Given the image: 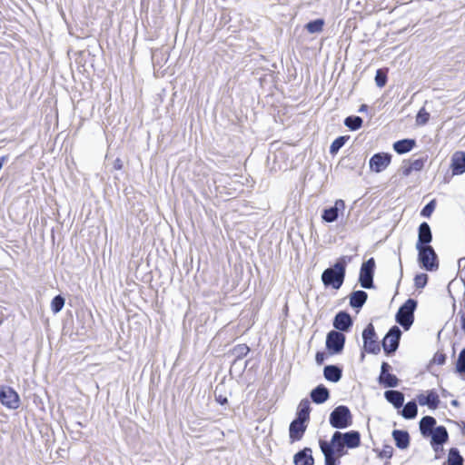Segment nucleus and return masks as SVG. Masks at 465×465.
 <instances>
[{
	"mask_svg": "<svg viewBox=\"0 0 465 465\" xmlns=\"http://www.w3.org/2000/svg\"><path fill=\"white\" fill-rule=\"evenodd\" d=\"M307 425L306 421L295 419L290 425L289 434L292 441L300 440L305 430Z\"/></svg>",
	"mask_w": 465,
	"mask_h": 465,
	"instance_id": "obj_14",
	"label": "nucleus"
},
{
	"mask_svg": "<svg viewBox=\"0 0 465 465\" xmlns=\"http://www.w3.org/2000/svg\"><path fill=\"white\" fill-rule=\"evenodd\" d=\"M432 240V234L430 225L427 223H422L419 227L418 242L416 247L429 246L428 244Z\"/></svg>",
	"mask_w": 465,
	"mask_h": 465,
	"instance_id": "obj_15",
	"label": "nucleus"
},
{
	"mask_svg": "<svg viewBox=\"0 0 465 465\" xmlns=\"http://www.w3.org/2000/svg\"><path fill=\"white\" fill-rule=\"evenodd\" d=\"M425 160L422 158L415 159L411 163L410 166L404 171L405 175H409L412 171H420L424 166Z\"/></svg>",
	"mask_w": 465,
	"mask_h": 465,
	"instance_id": "obj_34",
	"label": "nucleus"
},
{
	"mask_svg": "<svg viewBox=\"0 0 465 465\" xmlns=\"http://www.w3.org/2000/svg\"><path fill=\"white\" fill-rule=\"evenodd\" d=\"M351 324V318L350 314L345 312H340L337 313L333 321V326L341 331H347Z\"/></svg>",
	"mask_w": 465,
	"mask_h": 465,
	"instance_id": "obj_16",
	"label": "nucleus"
},
{
	"mask_svg": "<svg viewBox=\"0 0 465 465\" xmlns=\"http://www.w3.org/2000/svg\"><path fill=\"white\" fill-rule=\"evenodd\" d=\"M362 122L363 121L360 116H348L344 121V124L349 129L356 131L361 127Z\"/></svg>",
	"mask_w": 465,
	"mask_h": 465,
	"instance_id": "obj_32",
	"label": "nucleus"
},
{
	"mask_svg": "<svg viewBox=\"0 0 465 465\" xmlns=\"http://www.w3.org/2000/svg\"><path fill=\"white\" fill-rule=\"evenodd\" d=\"M315 359L318 364H322L325 359V354L322 352H317Z\"/></svg>",
	"mask_w": 465,
	"mask_h": 465,
	"instance_id": "obj_46",
	"label": "nucleus"
},
{
	"mask_svg": "<svg viewBox=\"0 0 465 465\" xmlns=\"http://www.w3.org/2000/svg\"><path fill=\"white\" fill-rule=\"evenodd\" d=\"M293 461L295 465H313L314 460L312 455V450L305 448L294 455Z\"/></svg>",
	"mask_w": 465,
	"mask_h": 465,
	"instance_id": "obj_19",
	"label": "nucleus"
},
{
	"mask_svg": "<svg viewBox=\"0 0 465 465\" xmlns=\"http://www.w3.org/2000/svg\"><path fill=\"white\" fill-rule=\"evenodd\" d=\"M323 374L326 380L337 382L341 377V371L334 365H328L324 368Z\"/></svg>",
	"mask_w": 465,
	"mask_h": 465,
	"instance_id": "obj_27",
	"label": "nucleus"
},
{
	"mask_svg": "<svg viewBox=\"0 0 465 465\" xmlns=\"http://www.w3.org/2000/svg\"><path fill=\"white\" fill-rule=\"evenodd\" d=\"M374 269L375 261L373 258H370L368 261L361 264L359 282L362 288L371 289L373 287Z\"/></svg>",
	"mask_w": 465,
	"mask_h": 465,
	"instance_id": "obj_6",
	"label": "nucleus"
},
{
	"mask_svg": "<svg viewBox=\"0 0 465 465\" xmlns=\"http://www.w3.org/2000/svg\"><path fill=\"white\" fill-rule=\"evenodd\" d=\"M320 447H321V450L325 457V464L326 465H335V460L333 458V453H336V452H335L334 448L331 444H329V442L324 441V440L320 441Z\"/></svg>",
	"mask_w": 465,
	"mask_h": 465,
	"instance_id": "obj_23",
	"label": "nucleus"
},
{
	"mask_svg": "<svg viewBox=\"0 0 465 465\" xmlns=\"http://www.w3.org/2000/svg\"><path fill=\"white\" fill-rule=\"evenodd\" d=\"M115 166L118 167V168H121V165H119V163H116Z\"/></svg>",
	"mask_w": 465,
	"mask_h": 465,
	"instance_id": "obj_51",
	"label": "nucleus"
},
{
	"mask_svg": "<svg viewBox=\"0 0 465 465\" xmlns=\"http://www.w3.org/2000/svg\"><path fill=\"white\" fill-rule=\"evenodd\" d=\"M417 404L415 401H409L402 409L401 415L405 419H414L417 416Z\"/></svg>",
	"mask_w": 465,
	"mask_h": 465,
	"instance_id": "obj_31",
	"label": "nucleus"
},
{
	"mask_svg": "<svg viewBox=\"0 0 465 465\" xmlns=\"http://www.w3.org/2000/svg\"><path fill=\"white\" fill-rule=\"evenodd\" d=\"M234 351L238 357H242L248 353L249 348L245 344H241L234 348Z\"/></svg>",
	"mask_w": 465,
	"mask_h": 465,
	"instance_id": "obj_43",
	"label": "nucleus"
},
{
	"mask_svg": "<svg viewBox=\"0 0 465 465\" xmlns=\"http://www.w3.org/2000/svg\"><path fill=\"white\" fill-rule=\"evenodd\" d=\"M345 143V137L341 136L335 139L330 147L331 153H336L344 144Z\"/></svg>",
	"mask_w": 465,
	"mask_h": 465,
	"instance_id": "obj_36",
	"label": "nucleus"
},
{
	"mask_svg": "<svg viewBox=\"0 0 465 465\" xmlns=\"http://www.w3.org/2000/svg\"><path fill=\"white\" fill-rule=\"evenodd\" d=\"M345 210V203L341 199L335 201L334 205L322 211V219L326 223H333L337 221L340 214H343Z\"/></svg>",
	"mask_w": 465,
	"mask_h": 465,
	"instance_id": "obj_11",
	"label": "nucleus"
},
{
	"mask_svg": "<svg viewBox=\"0 0 465 465\" xmlns=\"http://www.w3.org/2000/svg\"><path fill=\"white\" fill-rule=\"evenodd\" d=\"M0 401L6 408L16 410L19 407L20 399L13 388L2 386L0 388Z\"/></svg>",
	"mask_w": 465,
	"mask_h": 465,
	"instance_id": "obj_8",
	"label": "nucleus"
},
{
	"mask_svg": "<svg viewBox=\"0 0 465 465\" xmlns=\"http://www.w3.org/2000/svg\"><path fill=\"white\" fill-rule=\"evenodd\" d=\"M418 402L421 406L427 405L430 409H436L440 403L439 395L434 391H429L427 394H420Z\"/></svg>",
	"mask_w": 465,
	"mask_h": 465,
	"instance_id": "obj_17",
	"label": "nucleus"
},
{
	"mask_svg": "<svg viewBox=\"0 0 465 465\" xmlns=\"http://www.w3.org/2000/svg\"><path fill=\"white\" fill-rule=\"evenodd\" d=\"M430 435L431 444L433 445L435 451H438V447L436 446L443 444L449 438L447 430L444 426L436 427Z\"/></svg>",
	"mask_w": 465,
	"mask_h": 465,
	"instance_id": "obj_18",
	"label": "nucleus"
},
{
	"mask_svg": "<svg viewBox=\"0 0 465 465\" xmlns=\"http://www.w3.org/2000/svg\"><path fill=\"white\" fill-rule=\"evenodd\" d=\"M450 169L452 175H461L465 173V153L462 151L455 152L450 160Z\"/></svg>",
	"mask_w": 465,
	"mask_h": 465,
	"instance_id": "obj_13",
	"label": "nucleus"
},
{
	"mask_svg": "<svg viewBox=\"0 0 465 465\" xmlns=\"http://www.w3.org/2000/svg\"><path fill=\"white\" fill-rule=\"evenodd\" d=\"M219 401H220L222 404H223L224 402H226V401H227V400H226V398H224V399H220V400H219Z\"/></svg>",
	"mask_w": 465,
	"mask_h": 465,
	"instance_id": "obj_48",
	"label": "nucleus"
},
{
	"mask_svg": "<svg viewBox=\"0 0 465 465\" xmlns=\"http://www.w3.org/2000/svg\"><path fill=\"white\" fill-rule=\"evenodd\" d=\"M392 437L395 440L396 446L400 449H406L410 444L409 433L405 430H394Z\"/></svg>",
	"mask_w": 465,
	"mask_h": 465,
	"instance_id": "obj_20",
	"label": "nucleus"
},
{
	"mask_svg": "<svg viewBox=\"0 0 465 465\" xmlns=\"http://www.w3.org/2000/svg\"><path fill=\"white\" fill-rule=\"evenodd\" d=\"M447 465H463V458L456 448H451L448 454Z\"/></svg>",
	"mask_w": 465,
	"mask_h": 465,
	"instance_id": "obj_30",
	"label": "nucleus"
},
{
	"mask_svg": "<svg viewBox=\"0 0 465 465\" xmlns=\"http://www.w3.org/2000/svg\"><path fill=\"white\" fill-rule=\"evenodd\" d=\"M365 109H366V105H361V107L360 111H361H361H365Z\"/></svg>",
	"mask_w": 465,
	"mask_h": 465,
	"instance_id": "obj_49",
	"label": "nucleus"
},
{
	"mask_svg": "<svg viewBox=\"0 0 465 465\" xmlns=\"http://www.w3.org/2000/svg\"><path fill=\"white\" fill-rule=\"evenodd\" d=\"M345 343V336L340 331H331L326 338V346L332 353H340Z\"/></svg>",
	"mask_w": 465,
	"mask_h": 465,
	"instance_id": "obj_9",
	"label": "nucleus"
},
{
	"mask_svg": "<svg viewBox=\"0 0 465 465\" xmlns=\"http://www.w3.org/2000/svg\"><path fill=\"white\" fill-rule=\"evenodd\" d=\"M401 331L397 326H393L382 341L385 352L390 353L397 350Z\"/></svg>",
	"mask_w": 465,
	"mask_h": 465,
	"instance_id": "obj_10",
	"label": "nucleus"
},
{
	"mask_svg": "<svg viewBox=\"0 0 465 465\" xmlns=\"http://www.w3.org/2000/svg\"><path fill=\"white\" fill-rule=\"evenodd\" d=\"M386 75L381 70H378L375 76L376 84L379 87H383L386 84Z\"/></svg>",
	"mask_w": 465,
	"mask_h": 465,
	"instance_id": "obj_41",
	"label": "nucleus"
},
{
	"mask_svg": "<svg viewBox=\"0 0 465 465\" xmlns=\"http://www.w3.org/2000/svg\"><path fill=\"white\" fill-rule=\"evenodd\" d=\"M430 119V114L424 109H420L417 114L416 122L419 124H425Z\"/></svg>",
	"mask_w": 465,
	"mask_h": 465,
	"instance_id": "obj_39",
	"label": "nucleus"
},
{
	"mask_svg": "<svg viewBox=\"0 0 465 465\" xmlns=\"http://www.w3.org/2000/svg\"><path fill=\"white\" fill-rule=\"evenodd\" d=\"M435 204L434 202L431 201L421 211V215L424 217H430L434 210Z\"/></svg>",
	"mask_w": 465,
	"mask_h": 465,
	"instance_id": "obj_42",
	"label": "nucleus"
},
{
	"mask_svg": "<svg viewBox=\"0 0 465 465\" xmlns=\"http://www.w3.org/2000/svg\"><path fill=\"white\" fill-rule=\"evenodd\" d=\"M436 420L433 417L425 416L420 421V430L423 436H429L434 430Z\"/></svg>",
	"mask_w": 465,
	"mask_h": 465,
	"instance_id": "obj_24",
	"label": "nucleus"
},
{
	"mask_svg": "<svg viewBox=\"0 0 465 465\" xmlns=\"http://www.w3.org/2000/svg\"><path fill=\"white\" fill-rule=\"evenodd\" d=\"M419 254L418 260L420 265L427 271H434L438 269L437 255L433 248L429 246L416 247Z\"/></svg>",
	"mask_w": 465,
	"mask_h": 465,
	"instance_id": "obj_4",
	"label": "nucleus"
},
{
	"mask_svg": "<svg viewBox=\"0 0 465 465\" xmlns=\"http://www.w3.org/2000/svg\"><path fill=\"white\" fill-rule=\"evenodd\" d=\"M428 282V275L426 273L417 274L414 278V285L416 288H423Z\"/></svg>",
	"mask_w": 465,
	"mask_h": 465,
	"instance_id": "obj_38",
	"label": "nucleus"
},
{
	"mask_svg": "<svg viewBox=\"0 0 465 465\" xmlns=\"http://www.w3.org/2000/svg\"><path fill=\"white\" fill-rule=\"evenodd\" d=\"M345 272L342 268L336 267L335 264L326 269L322 274V281L326 286H331L333 289H340L343 283Z\"/></svg>",
	"mask_w": 465,
	"mask_h": 465,
	"instance_id": "obj_5",
	"label": "nucleus"
},
{
	"mask_svg": "<svg viewBox=\"0 0 465 465\" xmlns=\"http://www.w3.org/2000/svg\"><path fill=\"white\" fill-rule=\"evenodd\" d=\"M324 21L322 19H316L314 21L309 22L305 28L311 34L321 33L323 29Z\"/></svg>",
	"mask_w": 465,
	"mask_h": 465,
	"instance_id": "obj_33",
	"label": "nucleus"
},
{
	"mask_svg": "<svg viewBox=\"0 0 465 465\" xmlns=\"http://www.w3.org/2000/svg\"><path fill=\"white\" fill-rule=\"evenodd\" d=\"M115 166L118 167V168H121V165H119V163H116Z\"/></svg>",
	"mask_w": 465,
	"mask_h": 465,
	"instance_id": "obj_50",
	"label": "nucleus"
},
{
	"mask_svg": "<svg viewBox=\"0 0 465 465\" xmlns=\"http://www.w3.org/2000/svg\"><path fill=\"white\" fill-rule=\"evenodd\" d=\"M392 453H393L392 448L391 446H385L383 448V450L380 452L379 455L381 458L390 459V458H391Z\"/></svg>",
	"mask_w": 465,
	"mask_h": 465,
	"instance_id": "obj_44",
	"label": "nucleus"
},
{
	"mask_svg": "<svg viewBox=\"0 0 465 465\" xmlns=\"http://www.w3.org/2000/svg\"><path fill=\"white\" fill-rule=\"evenodd\" d=\"M391 155L386 153H375L369 162L370 169L375 173L384 171L390 164Z\"/></svg>",
	"mask_w": 465,
	"mask_h": 465,
	"instance_id": "obj_12",
	"label": "nucleus"
},
{
	"mask_svg": "<svg viewBox=\"0 0 465 465\" xmlns=\"http://www.w3.org/2000/svg\"><path fill=\"white\" fill-rule=\"evenodd\" d=\"M311 398L317 404L323 403L329 399V391L324 386L320 385L312 391Z\"/></svg>",
	"mask_w": 465,
	"mask_h": 465,
	"instance_id": "obj_21",
	"label": "nucleus"
},
{
	"mask_svg": "<svg viewBox=\"0 0 465 465\" xmlns=\"http://www.w3.org/2000/svg\"><path fill=\"white\" fill-rule=\"evenodd\" d=\"M385 399L395 408L399 409L403 405L404 395L398 391H387L384 393Z\"/></svg>",
	"mask_w": 465,
	"mask_h": 465,
	"instance_id": "obj_22",
	"label": "nucleus"
},
{
	"mask_svg": "<svg viewBox=\"0 0 465 465\" xmlns=\"http://www.w3.org/2000/svg\"><path fill=\"white\" fill-rule=\"evenodd\" d=\"M367 293L364 291L353 292L350 298V304L353 308H361L367 300Z\"/></svg>",
	"mask_w": 465,
	"mask_h": 465,
	"instance_id": "obj_25",
	"label": "nucleus"
},
{
	"mask_svg": "<svg viewBox=\"0 0 465 465\" xmlns=\"http://www.w3.org/2000/svg\"><path fill=\"white\" fill-rule=\"evenodd\" d=\"M330 423L333 428L345 429L351 425L352 418L348 407H336L330 414Z\"/></svg>",
	"mask_w": 465,
	"mask_h": 465,
	"instance_id": "obj_2",
	"label": "nucleus"
},
{
	"mask_svg": "<svg viewBox=\"0 0 465 465\" xmlns=\"http://www.w3.org/2000/svg\"><path fill=\"white\" fill-rule=\"evenodd\" d=\"M456 370L459 373H465V348L460 351L459 355Z\"/></svg>",
	"mask_w": 465,
	"mask_h": 465,
	"instance_id": "obj_37",
	"label": "nucleus"
},
{
	"mask_svg": "<svg viewBox=\"0 0 465 465\" xmlns=\"http://www.w3.org/2000/svg\"><path fill=\"white\" fill-rule=\"evenodd\" d=\"M351 256H342L337 261V262L335 263V266L339 267L340 269L342 268V272H345L346 266L349 262H351Z\"/></svg>",
	"mask_w": 465,
	"mask_h": 465,
	"instance_id": "obj_40",
	"label": "nucleus"
},
{
	"mask_svg": "<svg viewBox=\"0 0 465 465\" xmlns=\"http://www.w3.org/2000/svg\"><path fill=\"white\" fill-rule=\"evenodd\" d=\"M380 383L385 387L394 388L399 384V380L394 374L391 373H381L379 377Z\"/></svg>",
	"mask_w": 465,
	"mask_h": 465,
	"instance_id": "obj_29",
	"label": "nucleus"
},
{
	"mask_svg": "<svg viewBox=\"0 0 465 465\" xmlns=\"http://www.w3.org/2000/svg\"><path fill=\"white\" fill-rule=\"evenodd\" d=\"M415 145V141L411 139H403L397 141L393 144V149L398 153H405L410 152Z\"/></svg>",
	"mask_w": 465,
	"mask_h": 465,
	"instance_id": "obj_26",
	"label": "nucleus"
},
{
	"mask_svg": "<svg viewBox=\"0 0 465 465\" xmlns=\"http://www.w3.org/2000/svg\"><path fill=\"white\" fill-rule=\"evenodd\" d=\"M464 431H465V427H464Z\"/></svg>",
	"mask_w": 465,
	"mask_h": 465,
	"instance_id": "obj_53",
	"label": "nucleus"
},
{
	"mask_svg": "<svg viewBox=\"0 0 465 465\" xmlns=\"http://www.w3.org/2000/svg\"><path fill=\"white\" fill-rule=\"evenodd\" d=\"M363 347L369 353H378L381 351L380 343L377 341L374 327L369 323L362 331Z\"/></svg>",
	"mask_w": 465,
	"mask_h": 465,
	"instance_id": "obj_7",
	"label": "nucleus"
},
{
	"mask_svg": "<svg viewBox=\"0 0 465 465\" xmlns=\"http://www.w3.org/2000/svg\"><path fill=\"white\" fill-rule=\"evenodd\" d=\"M391 366L387 362H383L381 364V373H389V369Z\"/></svg>",
	"mask_w": 465,
	"mask_h": 465,
	"instance_id": "obj_47",
	"label": "nucleus"
},
{
	"mask_svg": "<svg viewBox=\"0 0 465 465\" xmlns=\"http://www.w3.org/2000/svg\"><path fill=\"white\" fill-rule=\"evenodd\" d=\"M452 404H453V405H457V401H454L452 402Z\"/></svg>",
	"mask_w": 465,
	"mask_h": 465,
	"instance_id": "obj_52",
	"label": "nucleus"
},
{
	"mask_svg": "<svg viewBox=\"0 0 465 465\" xmlns=\"http://www.w3.org/2000/svg\"><path fill=\"white\" fill-rule=\"evenodd\" d=\"M360 442V433L356 430H351L345 433L340 431L334 432L329 444L334 448L336 453L342 455L344 447L353 449L358 447Z\"/></svg>",
	"mask_w": 465,
	"mask_h": 465,
	"instance_id": "obj_1",
	"label": "nucleus"
},
{
	"mask_svg": "<svg viewBox=\"0 0 465 465\" xmlns=\"http://www.w3.org/2000/svg\"><path fill=\"white\" fill-rule=\"evenodd\" d=\"M64 305V299L62 296L57 295L53 299L51 308L54 313H57L63 309Z\"/></svg>",
	"mask_w": 465,
	"mask_h": 465,
	"instance_id": "obj_35",
	"label": "nucleus"
},
{
	"mask_svg": "<svg viewBox=\"0 0 465 465\" xmlns=\"http://www.w3.org/2000/svg\"><path fill=\"white\" fill-rule=\"evenodd\" d=\"M433 361L434 362H436L437 364H443L446 361V356L445 354L441 353V352H437L435 355H434V358H433Z\"/></svg>",
	"mask_w": 465,
	"mask_h": 465,
	"instance_id": "obj_45",
	"label": "nucleus"
},
{
	"mask_svg": "<svg viewBox=\"0 0 465 465\" xmlns=\"http://www.w3.org/2000/svg\"><path fill=\"white\" fill-rule=\"evenodd\" d=\"M416 306L417 302L412 299H409L401 306L396 314L397 322H399L405 330H408L413 323V313Z\"/></svg>",
	"mask_w": 465,
	"mask_h": 465,
	"instance_id": "obj_3",
	"label": "nucleus"
},
{
	"mask_svg": "<svg viewBox=\"0 0 465 465\" xmlns=\"http://www.w3.org/2000/svg\"><path fill=\"white\" fill-rule=\"evenodd\" d=\"M310 401L307 399L302 400L297 411V420L307 421L310 417Z\"/></svg>",
	"mask_w": 465,
	"mask_h": 465,
	"instance_id": "obj_28",
	"label": "nucleus"
}]
</instances>
